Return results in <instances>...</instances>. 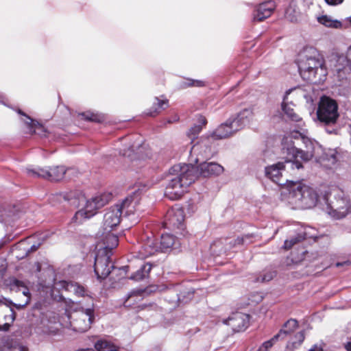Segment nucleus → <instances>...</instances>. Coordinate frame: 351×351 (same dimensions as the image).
I'll return each instance as SVG.
<instances>
[{"instance_id": "obj_6", "label": "nucleus", "mask_w": 351, "mask_h": 351, "mask_svg": "<svg viewBox=\"0 0 351 351\" xmlns=\"http://www.w3.org/2000/svg\"><path fill=\"white\" fill-rule=\"evenodd\" d=\"M317 115L319 123L326 127L327 133L338 134L339 129L336 126V123L339 114L338 112V105L334 99L326 96L321 97Z\"/></svg>"}, {"instance_id": "obj_49", "label": "nucleus", "mask_w": 351, "mask_h": 351, "mask_svg": "<svg viewBox=\"0 0 351 351\" xmlns=\"http://www.w3.org/2000/svg\"><path fill=\"white\" fill-rule=\"evenodd\" d=\"M5 267L3 264V261H0V275H3L5 272Z\"/></svg>"}, {"instance_id": "obj_14", "label": "nucleus", "mask_w": 351, "mask_h": 351, "mask_svg": "<svg viewBox=\"0 0 351 351\" xmlns=\"http://www.w3.org/2000/svg\"><path fill=\"white\" fill-rule=\"evenodd\" d=\"M339 79L346 78L347 74L351 71V47H349L346 56H339L334 69Z\"/></svg>"}, {"instance_id": "obj_2", "label": "nucleus", "mask_w": 351, "mask_h": 351, "mask_svg": "<svg viewBox=\"0 0 351 351\" xmlns=\"http://www.w3.org/2000/svg\"><path fill=\"white\" fill-rule=\"evenodd\" d=\"M55 197L64 204V207L70 206L73 208H80L73 217L72 222L82 223L84 220L94 216L97 209L108 204L112 199V194L104 193L87 199L82 192L71 191L65 194H58Z\"/></svg>"}, {"instance_id": "obj_1", "label": "nucleus", "mask_w": 351, "mask_h": 351, "mask_svg": "<svg viewBox=\"0 0 351 351\" xmlns=\"http://www.w3.org/2000/svg\"><path fill=\"white\" fill-rule=\"evenodd\" d=\"M282 145L283 153L289 157L285 162L290 164L292 169H297L303 167L298 158L303 162H308L314 157L316 149L319 148L316 141L298 131H293L285 136Z\"/></svg>"}, {"instance_id": "obj_43", "label": "nucleus", "mask_w": 351, "mask_h": 351, "mask_svg": "<svg viewBox=\"0 0 351 351\" xmlns=\"http://www.w3.org/2000/svg\"><path fill=\"white\" fill-rule=\"evenodd\" d=\"M274 276V273L273 271H267L263 274H261L256 279L257 282H269L270 281Z\"/></svg>"}, {"instance_id": "obj_26", "label": "nucleus", "mask_w": 351, "mask_h": 351, "mask_svg": "<svg viewBox=\"0 0 351 351\" xmlns=\"http://www.w3.org/2000/svg\"><path fill=\"white\" fill-rule=\"evenodd\" d=\"M298 327V323L296 319H290L285 322L282 328L280 330L278 334L274 335L277 339H284L288 335H291Z\"/></svg>"}, {"instance_id": "obj_9", "label": "nucleus", "mask_w": 351, "mask_h": 351, "mask_svg": "<svg viewBox=\"0 0 351 351\" xmlns=\"http://www.w3.org/2000/svg\"><path fill=\"white\" fill-rule=\"evenodd\" d=\"M26 173L31 178H41L49 181L58 182L62 180L66 173L73 172V169H68L64 166H56L49 169L41 167H27L25 169Z\"/></svg>"}, {"instance_id": "obj_40", "label": "nucleus", "mask_w": 351, "mask_h": 351, "mask_svg": "<svg viewBox=\"0 0 351 351\" xmlns=\"http://www.w3.org/2000/svg\"><path fill=\"white\" fill-rule=\"evenodd\" d=\"M278 341L277 337L274 336L271 339L263 342L256 351H269Z\"/></svg>"}, {"instance_id": "obj_47", "label": "nucleus", "mask_w": 351, "mask_h": 351, "mask_svg": "<svg viewBox=\"0 0 351 351\" xmlns=\"http://www.w3.org/2000/svg\"><path fill=\"white\" fill-rule=\"evenodd\" d=\"M41 245V242L38 243L37 244H33L30 247L25 249V256L28 255L30 252L36 251L39 246Z\"/></svg>"}, {"instance_id": "obj_36", "label": "nucleus", "mask_w": 351, "mask_h": 351, "mask_svg": "<svg viewBox=\"0 0 351 351\" xmlns=\"http://www.w3.org/2000/svg\"><path fill=\"white\" fill-rule=\"evenodd\" d=\"M65 288L66 290L69 291H73L75 294L78 295H84V289L83 287L80 286L77 283L73 282H66Z\"/></svg>"}, {"instance_id": "obj_52", "label": "nucleus", "mask_w": 351, "mask_h": 351, "mask_svg": "<svg viewBox=\"0 0 351 351\" xmlns=\"http://www.w3.org/2000/svg\"><path fill=\"white\" fill-rule=\"evenodd\" d=\"M351 265V261H344V262H342V263H337L336 264L337 267H340V266H343V265Z\"/></svg>"}, {"instance_id": "obj_28", "label": "nucleus", "mask_w": 351, "mask_h": 351, "mask_svg": "<svg viewBox=\"0 0 351 351\" xmlns=\"http://www.w3.org/2000/svg\"><path fill=\"white\" fill-rule=\"evenodd\" d=\"M317 21L327 27H331V28H335V29H339L343 27H347L348 25H343V23L335 19H332L331 16H327V15H322L317 17Z\"/></svg>"}, {"instance_id": "obj_46", "label": "nucleus", "mask_w": 351, "mask_h": 351, "mask_svg": "<svg viewBox=\"0 0 351 351\" xmlns=\"http://www.w3.org/2000/svg\"><path fill=\"white\" fill-rule=\"evenodd\" d=\"M250 235H245L242 237H238L237 239L234 240V245H243L250 243V241H247V240L250 239Z\"/></svg>"}, {"instance_id": "obj_31", "label": "nucleus", "mask_w": 351, "mask_h": 351, "mask_svg": "<svg viewBox=\"0 0 351 351\" xmlns=\"http://www.w3.org/2000/svg\"><path fill=\"white\" fill-rule=\"evenodd\" d=\"M177 240L176 238L169 234H163L160 239V250L166 252L171 247L176 245Z\"/></svg>"}, {"instance_id": "obj_22", "label": "nucleus", "mask_w": 351, "mask_h": 351, "mask_svg": "<svg viewBox=\"0 0 351 351\" xmlns=\"http://www.w3.org/2000/svg\"><path fill=\"white\" fill-rule=\"evenodd\" d=\"M285 167V166L284 162H278L276 164L266 167V176L271 180L274 182L278 184H282L280 181L282 176V172L284 171Z\"/></svg>"}, {"instance_id": "obj_29", "label": "nucleus", "mask_w": 351, "mask_h": 351, "mask_svg": "<svg viewBox=\"0 0 351 351\" xmlns=\"http://www.w3.org/2000/svg\"><path fill=\"white\" fill-rule=\"evenodd\" d=\"M291 90H289L286 92V94L283 99V102L282 104V110L285 112V114L289 118L291 121L295 122H302V119L300 117L298 114H297L294 110L289 106H288L285 101L287 99V95L290 93Z\"/></svg>"}, {"instance_id": "obj_38", "label": "nucleus", "mask_w": 351, "mask_h": 351, "mask_svg": "<svg viewBox=\"0 0 351 351\" xmlns=\"http://www.w3.org/2000/svg\"><path fill=\"white\" fill-rule=\"evenodd\" d=\"M304 237L301 234H298L295 237L291 238L290 239L285 240L283 245V248L285 250L291 249L295 244L303 241Z\"/></svg>"}, {"instance_id": "obj_59", "label": "nucleus", "mask_w": 351, "mask_h": 351, "mask_svg": "<svg viewBox=\"0 0 351 351\" xmlns=\"http://www.w3.org/2000/svg\"><path fill=\"white\" fill-rule=\"evenodd\" d=\"M199 158H197V159H196V162H198V161H199Z\"/></svg>"}, {"instance_id": "obj_20", "label": "nucleus", "mask_w": 351, "mask_h": 351, "mask_svg": "<svg viewBox=\"0 0 351 351\" xmlns=\"http://www.w3.org/2000/svg\"><path fill=\"white\" fill-rule=\"evenodd\" d=\"M254 112L252 108H245L239 112L237 117H231L238 131L248 125L253 119Z\"/></svg>"}, {"instance_id": "obj_33", "label": "nucleus", "mask_w": 351, "mask_h": 351, "mask_svg": "<svg viewBox=\"0 0 351 351\" xmlns=\"http://www.w3.org/2000/svg\"><path fill=\"white\" fill-rule=\"evenodd\" d=\"M319 162L328 168H330L337 162L336 154L333 151L324 152L322 157L319 159Z\"/></svg>"}, {"instance_id": "obj_37", "label": "nucleus", "mask_w": 351, "mask_h": 351, "mask_svg": "<svg viewBox=\"0 0 351 351\" xmlns=\"http://www.w3.org/2000/svg\"><path fill=\"white\" fill-rule=\"evenodd\" d=\"M300 16V12L292 8V4L287 8L285 11V17L291 22H297Z\"/></svg>"}, {"instance_id": "obj_4", "label": "nucleus", "mask_w": 351, "mask_h": 351, "mask_svg": "<svg viewBox=\"0 0 351 351\" xmlns=\"http://www.w3.org/2000/svg\"><path fill=\"white\" fill-rule=\"evenodd\" d=\"M170 179L165 195L171 200L180 199L187 187L197 178V171L194 166L188 164H178L169 169Z\"/></svg>"}, {"instance_id": "obj_48", "label": "nucleus", "mask_w": 351, "mask_h": 351, "mask_svg": "<svg viewBox=\"0 0 351 351\" xmlns=\"http://www.w3.org/2000/svg\"><path fill=\"white\" fill-rule=\"evenodd\" d=\"M324 1L329 5L336 6V5L341 4L344 0H324Z\"/></svg>"}, {"instance_id": "obj_42", "label": "nucleus", "mask_w": 351, "mask_h": 351, "mask_svg": "<svg viewBox=\"0 0 351 351\" xmlns=\"http://www.w3.org/2000/svg\"><path fill=\"white\" fill-rule=\"evenodd\" d=\"M304 340V331H300L294 335V339L291 341V343L293 347L300 346Z\"/></svg>"}, {"instance_id": "obj_55", "label": "nucleus", "mask_w": 351, "mask_h": 351, "mask_svg": "<svg viewBox=\"0 0 351 351\" xmlns=\"http://www.w3.org/2000/svg\"><path fill=\"white\" fill-rule=\"evenodd\" d=\"M19 349V351H27V348L24 346H20Z\"/></svg>"}, {"instance_id": "obj_11", "label": "nucleus", "mask_w": 351, "mask_h": 351, "mask_svg": "<svg viewBox=\"0 0 351 351\" xmlns=\"http://www.w3.org/2000/svg\"><path fill=\"white\" fill-rule=\"evenodd\" d=\"M184 213L182 208L174 207L169 209L165 215L164 226L169 229L183 230Z\"/></svg>"}, {"instance_id": "obj_34", "label": "nucleus", "mask_w": 351, "mask_h": 351, "mask_svg": "<svg viewBox=\"0 0 351 351\" xmlns=\"http://www.w3.org/2000/svg\"><path fill=\"white\" fill-rule=\"evenodd\" d=\"M95 348L97 351H119L117 346L106 340L98 341L95 343Z\"/></svg>"}, {"instance_id": "obj_51", "label": "nucleus", "mask_w": 351, "mask_h": 351, "mask_svg": "<svg viewBox=\"0 0 351 351\" xmlns=\"http://www.w3.org/2000/svg\"><path fill=\"white\" fill-rule=\"evenodd\" d=\"M344 347L347 351H351V339L344 344Z\"/></svg>"}, {"instance_id": "obj_8", "label": "nucleus", "mask_w": 351, "mask_h": 351, "mask_svg": "<svg viewBox=\"0 0 351 351\" xmlns=\"http://www.w3.org/2000/svg\"><path fill=\"white\" fill-rule=\"evenodd\" d=\"M110 256L106 250H99L95 258L94 271L98 279H105L114 269V272H119L121 278H125L128 266H124L119 269L114 268Z\"/></svg>"}, {"instance_id": "obj_32", "label": "nucleus", "mask_w": 351, "mask_h": 351, "mask_svg": "<svg viewBox=\"0 0 351 351\" xmlns=\"http://www.w3.org/2000/svg\"><path fill=\"white\" fill-rule=\"evenodd\" d=\"M191 152L201 156L203 158L211 155V148L206 144H196L191 147Z\"/></svg>"}, {"instance_id": "obj_5", "label": "nucleus", "mask_w": 351, "mask_h": 351, "mask_svg": "<svg viewBox=\"0 0 351 351\" xmlns=\"http://www.w3.org/2000/svg\"><path fill=\"white\" fill-rule=\"evenodd\" d=\"M287 201L293 208L308 209L314 207L318 200V195L312 187L300 181H288Z\"/></svg>"}, {"instance_id": "obj_44", "label": "nucleus", "mask_w": 351, "mask_h": 351, "mask_svg": "<svg viewBox=\"0 0 351 351\" xmlns=\"http://www.w3.org/2000/svg\"><path fill=\"white\" fill-rule=\"evenodd\" d=\"M82 115L84 117L85 119L95 122H101L102 119L99 115L91 112H88L86 114L84 113Z\"/></svg>"}, {"instance_id": "obj_17", "label": "nucleus", "mask_w": 351, "mask_h": 351, "mask_svg": "<svg viewBox=\"0 0 351 351\" xmlns=\"http://www.w3.org/2000/svg\"><path fill=\"white\" fill-rule=\"evenodd\" d=\"M238 132L232 118H229L225 123H221L212 133L211 136L214 139H222L228 138Z\"/></svg>"}, {"instance_id": "obj_18", "label": "nucleus", "mask_w": 351, "mask_h": 351, "mask_svg": "<svg viewBox=\"0 0 351 351\" xmlns=\"http://www.w3.org/2000/svg\"><path fill=\"white\" fill-rule=\"evenodd\" d=\"M20 208L16 205L5 204L0 205V222L10 223L19 215Z\"/></svg>"}, {"instance_id": "obj_7", "label": "nucleus", "mask_w": 351, "mask_h": 351, "mask_svg": "<svg viewBox=\"0 0 351 351\" xmlns=\"http://www.w3.org/2000/svg\"><path fill=\"white\" fill-rule=\"evenodd\" d=\"M94 311L92 307H82L62 317L61 323L64 328H71L73 330L84 332L87 331L94 320Z\"/></svg>"}, {"instance_id": "obj_53", "label": "nucleus", "mask_w": 351, "mask_h": 351, "mask_svg": "<svg viewBox=\"0 0 351 351\" xmlns=\"http://www.w3.org/2000/svg\"><path fill=\"white\" fill-rule=\"evenodd\" d=\"M322 349L318 347L317 346L315 345L313 348H311V349H309L308 351H321Z\"/></svg>"}, {"instance_id": "obj_24", "label": "nucleus", "mask_w": 351, "mask_h": 351, "mask_svg": "<svg viewBox=\"0 0 351 351\" xmlns=\"http://www.w3.org/2000/svg\"><path fill=\"white\" fill-rule=\"evenodd\" d=\"M159 250L160 248L155 241L153 239L148 238L146 243L143 244L139 250V256L141 258H145L154 254Z\"/></svg>"}, {"instance_id": "obj_50", "label": "nucleus", "mask_w": 351, "mask_h": 351, "mask_svg": "<svg viewBox=\"0 0 351 351\" xmlns=\"http://www.w3.org/2000/svg\"><path fill=\"white\" fill-rule=\"evenodd\" d=\"M179 120V117L177 114H175L172 118L168 120V123H173Z\"/></svg>"}, {"instance_id": "obj_13", "label": "nucleus", "mask_w": 351, "mask_h": 351, "mask_svg": "<svg viewBox=\"0 0 351 351\" xmlns=\"http://www.w3.org/2000/svg\"><path fill=\"white\" fill-rule=\"evenodd\" d=\"M194 168L197 171V178L199 176L204 178L217 176L221 174L224 171L221 165L214 162H201L198 167H194Z\"/></svg>"}, {"instance_id": "obj_3", "label": "nucleus", "mask_w": 351, "mask_h": 351, "mask_svg": "<svg viewBox=\"0 0 351 351\" xmlns=\"http://www.w3.org/2000/svg\"><path fill=\"white\" fill-rule=\"evenodd\" d=\"M297 64L302 78L310 83L319 84L326 80L327 69L324 60L314 47H305L298 56Z\"/></svg>"}, {"instance_id": "obj_41", "label": "nucleus", "mask_w": 351, "mask_h": 351, "mask_svg": "<svg viewBox=\"0 0 351 351\" xmlns=\"http://www.w3.org/2000/svg\"><path fill=\"white\" fill-rule=\"evenodd\" d=\"M156 103H154V105H157V108H155L154 112H150L149 114L151 116H154L158 114L161 109H165L168 106L167 100H160L158 98H156Z\"/></svg>"}, {"instance_id": "obj_45", "label": "nucleus", "mask_w": 351, "mask_h": 351, "mask_svg": "<svg viewBox=\"0 0 351 351\" xmlns=\"http://www.w3.org/2000/svg\"><path fill=\"white\" fill-rule=\"evenodd\" d=\"M141 147V141L138 143H134L131 145H130V152H134L136 149H139ZM122 154L125 156L131 157V154H128L126 152L122 153Z\"/></svg>"}, {"instance_id": "obj_54", "label": "nucleus", "mask_w": 351, "mask_h": 351, "mask_svg": "<svg viewBox=\"0 0 351 351\" xmlns=\"http://www.w3.org/2000/svg\"><path fill=\"white\" fill-rule=\"evenodd\" d=\"M23 114L24 116H25L27 119L29 121H27V124L30 125L33 122V120L29 117L26 116L25 114Z\"/></svg>"}, {"instance_id": "obj_10", "label": "nucleus", "mask_w": 351, "mask_h": 351, "mask_svg": "<svg viewBox=\"0 0 351 351\" xmlns=\"http://www.w3.org/2000/svg\"><path fill=\"white\" fill-rule=\"evenodd\" d=\"M350 200L341 193L334 195L327 203V212L335 219L344 218L350 213Z\"/></svg>"}, {"instance_id": "obj_56", "label": "nucleus", "mask_w": 351, "mask_h": 351, "mask_svg": "<svg viewBox=\"0 0 351 351\" xmlns=\"http://www.w3.org/2000/svg\"><path fill=\"white\" fill-rule=\"evenodd\" d=\"M25 243V241H21L19 243L17 247L22 248L23 245Z\"/></svg>"}, {"instance_id": "obj_57", "label": "nucleus", "mask_w": 351, "mask_h": 351, "mask_svg": "<svg viewBox=\"0 0 351 351\" xmlns=\"http://www.w3.org/2000/svg\"><path fill=\"white\" fill-rule=\"evenodd\" d=\"M348 20L349 21L350 25H351V16L348 18Z\"/></svg>"}, {"instance_id": "obj_35", "label": "nucleus", "mask_w": 351, "mask_h": 351, "mask_svg": "<svg viewBox=\"0 0 351 351\" xmlns=\"http://www.w3.org/2000/svg\"><path fill=\"white\" fill-rule=\"evenodd\" d=\"M151 269L152 265L150 264H144L140 269L130 277V278L136 281L142 280L148 276Z\"/></svg>"}, {"instance_id": "obj_16", "label": "nucleus", "mask_w": 351, "mask_h": 351, "mask_svg": "<svg viewBox=\"0 0 351 351\" xmlns=\"http://www.w3.org/2000/svg\"><path fill=\"white\" fill-rule=\"evenodd\" d=\"M5 284L11 291L16 292L21 291L23 295L26 297V300L23 304H19L16 306L18 308H21L28 304L30 300V293L28 287L23 281L19 280L14 277H10L5 280Z\"/></svg>"}, {"instance_id": "obj_58", "label": "nucleus", "mask_w": 351, "mask_h": 351, "mask_svg": "<svg viewBox=\"0 0 351 351\" xmlns=\"http://www.w3.org/2000/svg\"><path fill=\"white\" fill-rule=\"evenodd\" d=\"M37 270L39 271H40V265L39 263H38V268H37Z\"/></svg>"}, {"instance_id": "obj_30", "label": "nucleus", "mask_w": 351, "mask_h": 351, "mask_svg": "<svg viewBox=\"0 0 351 351\" xmlns=\"http://www.w3.org/2000/svg\"><path fill=\"white\" fill-rule=\"evenodd\" d=\"M197 122V123L194 124V125L190 128L187 134L189 137L192 140L196 138L202 131V127L207 123L206 119L202 115L198 116Z\"/></svg>"}, {"instance_id": "obj_23", "label": "nucleus", "mask_w": 351, "mask_h": 351, "mask_svg": "<svg viewBox=\"0 0 351 351\" xmlns=\"http://www.w3.org/2000/svg\"><path fill=\"white\" fill-rule=\"evenodd\" d=\"M104 248L101 250H106L110 255L112 254V250L115 248L119 243V239L117 235L111 232H104L101 234Z\"/></svg>"}, {"instance_id": "obj_15", "label": "nucleus", "mask_w": 351, "mask_h": 351, "mask_svg": "<svg viewBox=\"0 0 351 351\" xmlns=\"http://www.w3.org/2000/svg\"><path fill=\"white\" fill-rule=\"evenodd\" d=\"M121 216V213L116 206L108 209L104 216L103 228L104 231L111 232L119 224Z\"/></svg>"}, {"instance_id": "obj_39", "label": "nucleus", "mask_w": 351, "mask_h": 351, "mask_svg": "<svg viewBox=\"0 0 351 351\" xmlns=\"http://www.w3.org/2000/svg\"><path fill=\"white\" fill-rule=\"evenodd\" d=\"M182 88H187L190 86L202 87L205 86V82L202 80L186 79L180 85Z\"/></svg>"}, {"instance_id": "obj_25", "label": "nucleus", "mask_w": 351, "mask_h": 351, "mask_svg": "<svg viewBox=\"0 0 351 351\" xmlns=\"http://www.w3.org/2000/svg\"><path fill=\"white\" fill-rule=\"evenodd\" d=\"M145 289H137L131 291L125 298L123 305L125 307H132L135 304L141 302L145 294Z\"/></svg>"}, {"instance_id": "obj_19", "label": "nucleus", "mask_w": 351, "mask_h": 351, "mask_svg": "<svg viewBox=\"0 0 351 351\" xmlns=\"http://www.w3.org/2000/svg\"><path fill=\"white\" fill-rule=\"evenodd\" d=\"M276 8L275 3L268 1L261 3L253 14V19L256 21H262L269 18Z\"/></svg>"}, {"instance_id": "obj_27", "label": "nucleus", "mask_w": 351, "mask_h": 351, "mask_svg": "<svg viewBox=\"0 0 351 351\" xmlns=\"http://www.w3.org/2000/svg\"><path fill=\"white\" fill-rule=\"evenodd\" d=\"M136 202L134 201L132 197H126L120 204L115 206L119 210L121 215L124 214L125 216H130L134 214L136 210Z\"/></svg>"}, {"instance_id": "obj_21", "label": "nucleus", "mask_w": 351, "mask_h": 351, "mask_svg": "<svg viewBox=\"0 0 351 351\" xmlns=\"http://www.w3.org/2000/svg\"><path fill=\"white\" fill-rule=\"evenodd\" d=\"M14 320L13 311L5 305L0 304V330H8L10 323Z\"/></svg>"}, {"instance_id": "obj_12", "label": "nucleus", "mask_w": 351, "mask_h": 351, "mask_svg": "<svg viewBox=\"0 0 351 351\" xmlns=\"http://www.w3.org/2000/svg\"><path fill=\"white\" fill-rule=\"evenodd\" d=\"M250 316L240 312L233 313L228 319H223L224 324L230 326L232 330L239 332L245 330L249 324Z\"/></svg>"}]
</instances>
